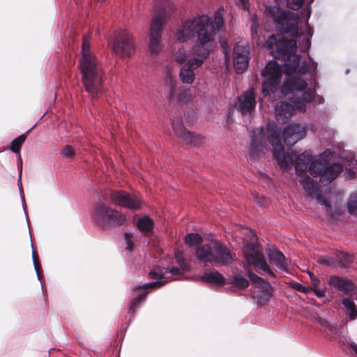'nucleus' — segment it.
Here are the masks:
<instances>
[{"instance_id":"f257e3e1","label":"nucleus","mask_w":357,"mask_h":357,"mask_svg":"<svg viewBox=\"0 0 357 357\" xmlns=\"http://www.w3.org/2000/svg\"><path fill=\"white\" fill-rule=\"evenodd\" d=\"M267 142L273 146V154L278 164L282 169H288L290 165L294 164L296 174L304 190L310 197H317L320 203L330 205L321 199L317 183L307 176V170L313 177L319 176L323 185L328 184L342 172V167L338 163L329 165L328 161L333 156L330 150L324 151L312 160V153L307 150L301 154L295 152L286 154L284 148L280 142L279 132L273 126L257 128L252 131L251 143L249 147V156L255 160L264 154L267 150Z\"/></svg>"},{"instance_id":"f03ea898","label":"nucleus","mask_w":357,"mask_h":357,"mask_svg":"<svg viewBox=\"0 0 357 357\" xmlns=\"http://www.w3.org/2000/svg\"><path fill=\"white\" fill-rule=\"evenodd\" d=\"M307 86L304 79L296 77L289 78L284 82L282 92H291L294 97L290 98L289 102L281 101L276 105L275 113L278 121H282L288 119L296 110H305V103L310 102L314 96V91L310 89H307Z\"/></svg>"},{"instance_id":"7ed1b4c3","label":"nucleus","mask_w":357,"mask_h":357,"mask_svg":"<svg viewBox=\"0 0 357 357\" xmlns=\"http://www.w3.org/2000/svg\"><path fill=\"white\" fill-rule=\"evenodd\" d=\"M86 36L83 38L79 68L86 91L93 100L104 91V71L96 56L90 51Z\"/></svg>"},{"instance_id":"20e7f679","label":"nucleus","mask_w":357,"mask_h":357,"mask_svg":"<svg viewBox=\"0 0 357 357\" xmlns=\"http://www.w3.org/2000/svg\"><path fill=\"white\" fill-rule=\"evenodd\" d=\"M175 257L179 267H156L149 273L150 278L156 280V281L136 286L133 288V291L137 296L132 300L129 305L128 314H130L131 317H134L135 308L139 306L142 302L146 300L148 294V292L146 291L148 289L160 288L172 280L169 277H165L167 273H171L172 276L178 279L182 277L186 271L191 270V266L188 264L178 253H175Z\"/></svg>"},{"instance_id":"39448f33","label":"nucleus","mask_w":357,"mask_h":357,"mask_svg":"<svg viewBox=\"0 0 357 357\" xmlns=\"http://www.w3.org/2000/svg\"><path fill=\"white\" fill-rule=\"evenodd\" d=\"M174 8V5L170 0H154L153 15L149 33V46L152 54L160 51L162 30Z\"/></svg>"},{"instance_id":"423d86ee","label":"nucleus","mask_w":357,"mask_h":357,"mask_svg":"<svg viewBox=\"0 0 357 357\" xmlns=\"http://www.w3.org/2000/svg\"><path fill=\"white\" fill-rule=\"evenodd\" d=\"M266 45L269 49H273V45L275 46L277 51L275 57L284 60L286 74H292L296 71L300 63V56L296 53L297 46L295 40L282 38L277 40L276 36L273 34L268 38Z\"/></svg>"},{"instance_id":"0eeeda50","label":"nucleus","mask_w":357,"mask_h":357,"mask_svg":"<svg viewBox=\"0 0 357 357\" xmlns=\"http://www.w3.org/2000/svg\"><path fill=\"white\" fill-rule=\"evenodd\" d=\"M234 260L230 250L218 241L211 233L204 232L202 236V262L207 261L216 265H229Z\"/></svg>"},{"instance_id":"6e6552de","label":"nucleus","mask_w":357,"mask_h":357,"mask_svg":"<svg viewBox=\"0 0 357 357\" xmlns=\"http://www.w3.org/2000/svg\"><path fill=\"white\" fill-rule=\"evenodd\" d=\"M241 234L246 235L250 239V242L247 243L243 249L245 258L248 264L253 265L264 273L273 275V274L269 266L258 249L255 234L248 229L238 228L236 231L235 237L241 238Z\"/></svg>"},{"instance_id":"1a4fd4ad","label":"nucleus","mask_w":357,"mask_h":357,"mask_svg":"<svg viewBox=\"0 0 357 357\" xmlns=\"http://www.w3.org/2000/svg\"><path fill=\"white\" fill-rule=\"evenodd\" d=\"M224 12L222 7L218 8L211 20L202 15V58L215 46V36L224 24Z\"/></svg>"},{"instance_id":"9d476101","label":"nucleus","mask_w":357,"mask_h":357,"mask_svg":"<svg viewBox=\"0 0 357 357\" xmlns=\"http://www.w3.org/2000/svg\"><path fill=\"white\" fill-rule=\"evenodd\" d=\"M92 218L104 229L121 226L126 221V217L123 213L110 208L102 201L94 206Z\"/></svg>"},{"instance_id":"9b49d317","label":"nucleus","mask_w":357,"mask_h":357,"mask_svg":"<svg viewBox=\"0 0 357 357\" xmlns=\"http://www.w3.org/2000/svg\"><path fill=\"white\" fill-rule=\"evenodd\" d=\"M112 47L116 55L130 57L135 52L132 35L126 29L117 31L112 42Z\"/></svg>"},{"instance_id":"f8f14e48","label":"nucleus","mask_w":357,"mask_h":357,"mask_svg":"<svg viewBox=\"0 0 357 357\" xmlns=\"http://www.w3.org/2000/svg\"><path fill=\"white\" fill-rule=\"evenodd\" d=\"M261 75L266 78L262 85L264 95L268 96L278 89L282 76L281 67L274 61H269L261 71Z\"/></svg>"},{"instance_id":"ddd939ff","label":"nucleus","mask_w":357,"mask_h":357,"mask_svg":"<svg viewBox=\"0 0 357 357\" xmlns=\"http://www.w3.org/2000/svg\"><path fill=\"white\" fill-rule=\"evenodd\" d=\"M197 37V42L201 43V15L183 23L176 33V40L186 42L188 40Z\"/></svg>"},{"instance_id":"4468645a","label":"nucleus","mask_w":357,"mask_h":357,"mask_svg":"<svg viewBox=\"0 0 357 357\" xmlns=\"http://www.w3.org/2000/svg\"><path fill=\"white\" fill-rule=\"evenodd\" d=\"M110 199L115 205L132 211L140 210L144 204L143 201L138 196L124 190H112L110 193Z\"/></svg>"},{"instance_id":"2eb2a0df","label":"nucleus","mask_w":357,"mask_h":357,"mask_svg":"<svg viewBox=\"0 0 357 357\" xmlns=\"http://www.w3.org/2000/svg\"><path fill=\"white\" fill-rule=\"evenodd\" d=\"M248 276L255 285L254 296L261 303L266 302L272 296V287L267 281L248 271Z\"/></svg>"},{"instance_id":"dca6fc26","label":"nucleus","mask_w":357,"mask_h":357,"mask_svg":"<svg viewBox=\"0 0 357 357\" xmlns=\"http://www.w3.org/2000/svg\"><path fill=\"white\" fill-rule=\"evenodd\" d=\"M249 48L246 45L236 44L234 47V67L238 74L243 73L248 66Z\"/></svg>"},{"instance_id":"f3484780","label":"nucleus","mask_w":357,"mask_h":357,"mask_svg":"<svg viewBox=\"0 0 357 357\" xmlns=\"http://www.w3.org/2000/svg\"><path fill=\"white\" fill-rule=\"evenodd\" d=\"M306 135V129L299 124H291L285 127L282 136L288 146H294Z\"/></svg>"},{"instance_id":"a211bd4d","label":"nucleus","mask_w":357,"mask_h":357,"mask_svg":"<svg viewBox=\"0 0 357 357\" xmlns=\"http://www.w3.org/2000/svg\"><path fill=\"white\" fill-rule=\"evenodd\" d=\"M172 128L175 135L182 138L187 144L195 146L200 141L199 135H195L188 131L183 126V121L181 119H174L172 121Z\"/></svg>"},{"instance_id":"6ab92c4d","label":"nucleus","mask_w":357,"mask_h":357,"mask_svg":"<svg viewBox=\"0 0 357 357\" xmlns=\"http://www.w3.org/2000/svg\"><path fill=\"white\" fill-rule=\"evenodd\" d=\"M169 81V100L170 102L176 101L178 102H185L190 100V93L188 90L185 89L183 86H176V82L173 80L171 76L167 74V82Z\"/></svg>"},{"instance_id":"aec40b11","label":"nucleus","mask_w":357,"mask_h":357,"mask_svg":"<svg viewBox=\"0 0 357 357\" xmlns=\"http://www.w3.org/2000/svg\"><path fill=\"white\" fill-rule=\"evenodd\" d=\"M255 104L254 91L253 89H250L238 98L237 108L243 114H250L254 109Z\"/></svg>"},{"instance_id":"412c9836","label":"nucleus","mask_w":357,"mask_h":357,"mask_svg":"<svg viewBox=\"0 0 357 357\" xmlns=\"http://www.w3.org/2000/svg\"><path fill=\"white\" fill-rule=\"evenodd\" d=\"M201 66V59L195 58L193 61H188L180 70V78L183 83L191 84L195 77L194 70Z\"/></svg>"},{"instance_id":"4be33fe9","label":"nucleus","mask_w":357,"mask_h":357,"mask_svg":"<svg viewBox=\"0 0 357 357\" xmlns=\"http://www.w3.org/2000/svg\"><path fill=\"white\" fill-rule=\"evenodd\" d=\"M329 284L336 287L347 294L355 293L356 287L351 281L340 278L338 276H332L329 280Z\"/></svg>"},{"instance_id":"5701e85b","label":"nucleus","mask_w":357,"mask_h":357,"mask_svg":"<svg viewBox=\"0 0 357 357\" xmlns=\"http://www.w3.org/2000/svg\"><path fill=\"white\" fill-rule=\"evenodd\" d=\"M185 241L189 245L192 256L201 261V235L197 233L188 234Z\"/></svg>"},{"instance_id":"b1692460","label":"nucleus","mask_w":357,"mask_h":357,"mask_svg":"<svg viewBox=\"0 0 357 357\" xmlns=\"http://www.w3.org/2000/svg\"><path fill=\"white\" fill-rule=\"evenodd\" d=\"M268 255L270 261L274 264L278 268L284 271L287 270L288 261L280 251L275 248H270Z\"/></svg>"},{"instance_id":"393cba45","label":"nucleus","mask_w":357,"mask_h":357,"mask_svg":"<svg viewBox=\"0 0 357 357\" xmlns=\"http://www.w3.org/2000/svg\"><path fill=\"white\" fill-rule=\"evenodd\" d=\"M202 282H206L216 287H221L225 284V279L218 271L208 270L202 275Z\"/></svg>"},{"instance_id":"a878e982","label":"nucleus","mask_w":357,"mask_h":357,"mask_svg":"<svg viewBox=\"0 0 357 357\" xmlns=\"http://www.w3.org/2000/svg\"><path fill=\"white\" fill-rule=\"evenodd\" d=\"M265 15L273 19L276 24H281L286 19L285 12L279 6H266Z\"/></svg>"},{"instance_id":"bb28decb","label":"nucleus","mask_w":357,"mask_h":357,"mask_svg":"<svg viewBox=\"0 0 357 357\" xmlns=\"http://www.w3.org/2000/svg\"><path fill=\"white\" fill-rule=\"evenodd\" d=\"M153 220L147 215L139 218L137 221V228L144 234L151 233L153 231Z\"/></svg>"},{"instance_id":"cd10ccee","label":"nucleus","mask_w":357,"mask_h":357,"mask_svg":"<svg viewBox=\"0 0 357 357\" xmlns=\"http://www.w3.org/2000/svg\"><path fill=\"white\" fill-rule=\"evenodd\" d=\"M342 303L345 308V312L349 316L350 319H354L357 316V310L355 303L347 298H343Z\"/></svg>"},{"instance_id":"c85d7f7f","label":"nucleus","mask_w":357,"mask_h":357,"mask_svg":"<svg viewBox=\"0 0 357 357\" xmlns=\"http://www.w3.org/2000/svg\"><path fill=\"white\" fill-rule=\"evenodd\" d=\"M31 129L24 134L15 138L10 143V149L15 153H20L22 144L25 142L27 135Z\"/></svg>"},{"instance_id":"c756f323","label":"nucleus","mask_w":357,"mask_h":357,"mask_svg":"<svg viewBox=\"0 0 357 357\" xmlns=\"http://www.w3.org/2000/svg\"><path fill=\"white\" fill-rule=\"evenodd\" d=\"M337 267H347L353 262V258L351 255L340 252L337 256Z\"/></svg>"},{"instance_id":"7c9ffc66","label":"nucleus","mask_w":357,"mask_h":357,"mask_svg":"<svg viewBox=\"0 0 357 357\" xmlns=\"http://www.w3.org/2000/svg\"><path fill=\"white\" fill-rule=\"evenodd\" d=\"M231 283L234 287H237L238 289H245L249 284V282L248 281V280H246L244 277H243L240 274L235 275L232 278V279L231 280Z\"/></svg>"},{"instance_id":"2f4dec72","label":"nucleus","mask_w":357,"mask_h":357,"mask_svg":"<svg viewBox=\"0 0 357 357\" xmlns=\"http://www.w3.org/2000/svg\"><path fill=\"white\" fill-rule=\"evenodd\" d=\"M252 24L250 26V30L252 33V38L253 40L256 39L257 43H259V37L258 35V30H259V23H258V19L255 14L252 15Z\"/></svg>"},{"instance_id":"473e14b6","label":"nucleus","mask_w":357,"mask_h":357,"mask_svg":"<svg viewBox=\"0 0 357 357\" xmlns=\"http://www.w3.org/2000/svg\"><path fill=\"white\" fill-rule=\"evenodd\" d=\"M318 262L322 265L337 268V260L329 256H324L319 257L318 259Z\"/></svg>"},{"instance_id":"72a5a7b5","label":"nucleus","mask_w":357,"mask_h":357,"mask_svg":"<svg viewBox=\"0 0 357 357\" xmlns=\"http://www.w3.org/2000/svg\"><path fill=\"white\" fill-rule=\"evenodd\" d=\"M348 210L351 214L357 215V196L351 197L348 202Z\"/></svg>"},{"instance_id":"f704fd0d","label":"nucleus","mask_w":357,"mask_h":357,"mask_svg":"<svg viewBox=\"0 0 357 357\" xmlns=\"http://www.w3.org/2000/svg\"><path fill=\"white\" fill-rule=\"evenodd\" d=\"M293 15L295 21V24L292 26L291 28H289L287 30V32H289L291 36L297 37L300 35L299 29L297 25L299 20L297 15L294 14Z\"/></svg>"},{"instance_id":"c9c22d12","label":"nucleus","mask_w":357,"mask_h":357,"mask_svg":"<svg viewBox=\"0 0 357 357\" xmlns=\"http://www.w3.org/2000/svg\"><path fill=\"white\" fill-rule=\"evenodd\" d=\"M303 3V0H287V7L294 10L299 9Z\"/></svg>"},{"instance_id":"e433bc0d","label":"nucleus","mask_w":357,"mask_h":357,"mask_svg":"<svg viewBox=\"0 0 357 357\" xmlns=\"http://www.w3.org/2000/svg\"><path fill=\"white\" fill-rule=\"evenodd\" d=\"M61 153L65 158H73L75 155V151L72 146L66 145L61 150Z\"/></svg>"},{"instance_id":"4c0bfd02","label":"nucleus","mask_w":357,"mask_h":357,"mask_svg":"<svg viewBox=\"0 0 357 357\" xmlns=\"http://www.w3.org/2000/svg\"><path fill=\"white\" fill-rule=\"evenodd\" d=\"M33 266H34L35 271H36V274H37L38 279L40 281H41L42 278H43V275H42V274L40 273V271L42 270L41 266L39 264V261H38L37 258L33 259Z\"/></svg>"},{"instance_id":"58836bf2","label":"nucleus","mask_w":357,"mask_h":357,"mask_svg":"<svg viewBox=\"0 0 357 357\" xmlns=\"http://www.w3.org/2000/svg\"><path fill=\"white\" fill-rule=\"evenodd\" d=\"M255 201L261 207H266L270 204V200L264 196L256 197Z\"/></svg>"},{"instance_id":"ea45409f","label":"nucleus","mask_w":357,"mask_h":357,"mask_svg":"<svg viewBox=\"0 0 357 357\" xmlns=\"http://www.w3.org/2000/svg\"><path fill=\"white\" fill-rule=\"evenodd\" d=\"M292 287L296 291L303 293H306L310 290H312V287H307L298 282L293 284Z\"/></svg>"},{"instance_id":"a19ab883","label":"nucleus","mask_w":357,"mask_h":357,"mask_svg":"<svg viewBox=\"0 0 357 357\" xmlns=\"http://www.w3.org/2000/svg\"><path fill=\"white\" fill-rule=\"evenodd\" d=\"M125 240L126 243V250L128 252H131L133 250V242L132 241V236L128 234H125Z\"/></svg>"},{"instance_id":"79ce46f5","label":"nucleus","mask_w":357,"mask_h":357,"mask_svg":"<svg viewBox=\"0 0 357 357\" xmlns=\"http://www.w3.org/2000/svg\"><path fill=\"white\" fill-rule=\"evenodd\" d=\"M236 4L243 10H248L250 6L249 0H236Z\"/></svg>"},{"instance_id":"37998d69","label":"nucleus","mask_w":357,"mask_h":357,"mask_svg":"<svg viewBox=\"0 0 357 357\" xmlns=\"http://www.w3.org/2000/svg\"><path fill=\"white\" fill-rule=\"evenodd\" d=\"M306 31H307V48H310V39L312 36V34H313V31L312 30V29L309 26L308 24H306Z\"/></svg>"},{"instance_id":"c03bdc74","label":"nucleus","mask_w":357,"mask_h":357,"mask_svg":"<svg viewBox=\"0 0 357 357\" xmlns=\"http://www.w3.org/2000/svg\"><path fill=\"white\" fill-rule=\"evenodd\" d=\"M186 59V54H183L182 52H180L176 55V61L178 63H183Z\"/></svg>"},{"instance_id":"a18cd8bd","label":"nucleus","mask_w":357,"mask_h":357,"mask_svg":"<svg viewBox=\"0 0 357 357\" xmlns=\"http://www.w3.org/2000/svg\"><path fill=\"white\" fill-rule=\"evenodd\" d=\"M221 46L222 47V48L224 50L225 61L228 62V61H229V52H228V51L227 50V43L225 42H221Z\"/></svg>"},{"instance_id":"49530a36","label":"nucleus","mask_w":357,"mask_h":357,"mask_svg":"<svg viewBox=\"0 0 357 357\" xmlns=\"http://www.w3.org/2000/svg\"><path fill=\"white\" fill-rule=\"evenodd\" d=\"M312 290L314 291V292L316 294V296H317L318 297L321 298V297H323L325 295V291L324 290L317 289H313V288H312Z\"/></svg>"},{"instance_id":"de8ad7c7","label":"nucleus","mask_w":357,"mask_h":357,"mask_svg":"<svg viewBox=\"0 0 357 357\" xmlns=\"http://www.w3.org/2000/svg\"><path fill=\"white\" fill-rule=\"evenodd\" d=\"M21 176H22V168L20 170V174H19V178H18V181H17V185L19 186L20 192L22 193V183H21Z\"/></svg>"},{"instance_id":"09e8293b","label":"nucleus","mask_w":357,"mask_h":357,"mask_svg":"<svg viewBox=\"0 0 357 357\" xmlns=\"http://www.w3.org/2000/svg\"><path fill=\"white\" fill-rule=\"evenodd\" d=\"M311 282H312V284L313 287H314V288H316V287L319 285V279H318V278H317V277L315 276L314 278H312V280H311Z\"/></svg>"},{"instance_id":"8fccbe9b","label":"nucleus","mask_w":357,"mask_h":357,"mask_svg":"<svg viewBox=\"0 0 357 357\" xmlns=\"http://www.w3.org/2000/svg\"><path fill=\"white\" fill-rule=\"evenodd\" d=\"M350 348L356 353V354L357 355V344L354 342H352L350 344Z\"/></svg>"},{"instance_id":"3c124183","label":"nucleus","mask_w":357,"mask_h":357,"mask_svg":"<svg viewBox=\"0 0 357 357\" xmlns=\"http://www.w3.org/2000/svg\"><path fill=\"white\" fill-rule=\"evenodd\" d=\"M350 348L356 353V354L357 355V344L354 342H352L350 344Z\"/></svg>"},{"instance_id":"603ef678","label":"nucleus","mask_w":357,"mask_h":357,"mask_svg":"<svg viewBox=\"0 0 357 357\" xmlns=\"http://www.w3.org/2000/svg\"><path fill=\"white\" fill-rule=\"evenodd\" d=\"M305 71H306V70H305V69H304L303 66H302V67L298 70V72H299L300 73H305Z\"/></svg>"},{"instance_id":"864d4df0","label":"nucleus","mask_w":357,"mask_h":357,"mask_svg":"<svg viewBox=\"0 0 357 357\" xmlns=\"http://www.w3.org/2000/svg\"><path fill=\"white\" fill-rule=\"evenodd\" d=\"M308 273H309V275L310 278V280H312V278L315 277V275L312 273L309 272Z\"/></svg>"},{"instance_id":"5fc2aeb1","label":"nucleus","mask_w":357,"mask_h":357,"mask_svg":"<svg viewBox=\"0 0 357 357\" xmlns=\"http://www.w3.org/2000/svg\"><path fill=\"white\" fill-rule=\"evenodd\" d=\"M32 258L33 259L36 258V252H34V250H33V252H32Z\"/></svg>"},{"instance_id":"6e6d98bb","label":"nucleus","mask_w":357,"mask_h":357,"mask_svg":"<svg viewBox=\"0 0 357 357\" xmlns=\"http://www.w3.org/2000/svg\"><path fill=\"white\" fill-rule=\"evenodd\" d=\"M354 176V172H351V176L353 177Z\"/></svg>"},{"instance_id":"4d7b16f0","label":"nucleus","mask_w":357,"mask_h":357,"mask_svg":"<svg viewBox=\"0 0 357 357\" xmlns=\"http://www.w3.org/2000/svg\"><path fill=\"white\" fill-rule=\"evenodd\" d=\"M197 280H199V279H201V278H199V277H198V276H197Z\"/></svg>"}]
</instances>
